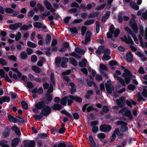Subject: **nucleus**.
<instances>
[{"instance_id": "obj_53", "label": "nucleus", "mask_w": 147, "mask_h": 147, "mask_svg": "<svg viewBox=\"0 0 147 147\" xmlns=\"http://www.w3.org/2000/svg\"><path fill=\"white\" fill-rule=\"evenodd\" d=\"M109 65L111 66L117 65L118 63L115 60H112L110 61L109 63Z\"/></svg>"}, {"instance_id": "obj_54", "label": "nucleus", "mask_w": 147, "mask_h": 147, "mask_svg": "<svg viewBox=\"0 0 147 147\" xmlns=\"http://www.w3.org/2000/svg\"><path fill=\"white\" fill-rule=\"evenodd\" d=\"M37 7L38 8L39 10L40 11H44V8L40 3H38L37 4Z\"/></svg>"}, {"instance_id": "obj_48", "label": "nucleus", "mask_w": 147, "mask_h": 147, "mask_svg": "<svg viewBox=\"0 0 147 147\" xmlns=\"http://www.w3.org/2000/svg\"><path fill=\"white\" fill-rule=\"evenodd\" d=\"M71 63L75 66L77 65V63L75 59L74 58H69Z\"/></svg>"}, {"instance_id": "obj_46", "label": "nucleus", "mask_w": 147, "mask_h": 147, "mask_svg": "<svg viewBox=\"0 0 147 147\" xmlns=\"http://www.w3.org/2000/svg\"><path fill=\"white\" fill-rule=\"evenodd\" d=\"M122 14V12H120L119 13L118 16V22L119 23H121L123 22Z\"/></svg>"}, {"instance_id": "obj_41", "label": "nucleus", "mask_w": 147, "mask_h": 147, "mask_svg": "<svg viewBox=\"0 0 147 147\" xmlns=\"http://www.w3.org/2000/svg\"><path fill=\"white\" fill-rule=\"evenodd\" d=\"M99 14V13L97 12L92 13L89 14L88 17L89 18H94L96 16H98Z\"/></svg>"}, {"instance_id": "obj_20", "label": "nucleus", "mask_w": 147, "mask_h": 147, "mask_svg": "<svg viewBox=\"0 0 147 147\" xmlns=\"http://www.w3.org/2000/svg\"><path fill=\"white\" fill-rule=\"evenodd\" d=\"M10 100V98L9 96H5L2 98H0V104L2 105L3 102H9Z\"/></svg>"}, {"instance_id": "obj_5", "label": "nucleus", "mask_w": 147, "mask_h": 147, "mask_svg": "<svg viewBox=\"0 0 147 147\" xmlns=\"http://www.w3.org/2000/svg\"><path fill=\"white\" fill-rule=\"evenodd\" d=\"M51 112L50 107L48 105H46L41 110V113L46 117L48 116Z\"/></svg>"}, {"instance_id": "obj_52", "label": "nucleus", "mask_w": 147, "mask_h": 147, "mask_svg": "<svg viewBox=\"0 0 147 147\" xmlns=\"http://www.w3.org/2000/svg\"><path fill=\"white\" fill-rule=\"evenodd\" d=\"M34 14V11L32 10H31L28 12L27 16L28 18L32 17L33 16Z\"/></svg>"}, {"instance_id": "obj_50", "label": "nucleus", "mask_w": 147, "mask_h": 147, "mask_svg": "<svg viewBox=\"0 0 147 147\" xmlns=\"http://www.w3.org/2000/svg\"><path fill=\"white\" fill-rule=\"evenodd\" d=\"M21 105L24 109L25 110H27L28 109V105L25 101H22L21 102Z\"/></svg>"}, {"instance_id": "obj_36", "label": "nucleus", "mask_w": 147, "mask_h": 147, "mask_svg": "<svg viewBox=\"0 0 147 147\" xmlns=\"http://www.w3.org/2000/svg\"><path fill=\"white\" fill-rule=\"evenodd\" d=\"M129 5L132 8L136 10H137L139 9V6L134 2H130L129 3Z\"/></svg>"}, {"instance_id": "obj_26", "label": "nucleus", "mask_w": 147, "mask_h": 147, "mask_svg": "<svg viewBox=\"0 0 147 147\" xmlns=\"http://www.w3.org/2000/svg\"><path fill=\"white\" fill-rule=\"evenodd\" d=\"M61 59L59 57H57L55 59V63L57 67H60L61 62Z\"/></svg>"}, {"instance_id": "obj_29", "label": "nucleus", "mask_w": 147, "mask_h": 147, "mask_svg": "<svg viewBox=\"0 0 147 147\" xmlns=\"http://www.w3.org/2000/svg\"><path fill=\"white\" fill-rule=\"evenodd\" d=\"M43 3L47 9L49 10L51 8L52 5L51 3L47 0H44Z\"/></svg>"}, {"instance_id": "obj_57", "label": "nucleus", "mask_w": 147, "mask_h": 147, "mask_svg": "<svg viewBox=\"0 0 147 147\" xmlns=\"http://www.w3.org/2000/svg\"><path fill=\"white\" fill-rule=\"evenodd\" d=\"M22 35L20 32H18L17 35L16 36L15 39L16 41H18L21 38Z\"/></svg>"}, {"instance_id": "obj_44", "label": "nucleus", "mask_w": 147, "mask_h": 147, "mask_svg": "<svg viewBox=\"0 0 147 147\" xmlns=\"http://www.w3.org/2000/svg\"><path fill=\"white\" fill-rule=\"evenodd\" d=\"M33 25L34 27L37 28H41L42 26V23L40 22H36L33 24Z\"/></svg>"}, {"instance_id": "obj_37", "label": "nucleus", "mask_w": 147, "mask_h": 147, "mask_svg": "<svg viewBox=\"0 0 147 147\" xmlns=\"http://www.w3.org/2000/svg\"><path fill=\"white\" fill-rule=\"evenodd\" d=\"M94 22V20L93 19L88 20H86L84 23L85 25L88 26L91 24H93Z\"/></svg>"}, {"instance_id": "obj_62", "label": "nucleus", "mask_w": 147, "mask_h": 147, "mask_svg": "<svg viewBox=\"0 0 147 147\" xmlns=\"http://www.w3.org/2000/svg\"><path fill=\"white\" fill-rule=\"evenodd\" d=\"M111 58V57L108 55H104L102 56L103 60H105L106 61H108Z\"/></svg>"}, {"instance_id": "obj_32", "label": "nucleus", "mask_w": 147, "mask_h": 147, "mask_svg": "<svg viewBox=\"0 0 147 147\" xmlns=\"http://www.w3.org/2000/svg\"><path fill=\"white\" fill-rule=\"evenodd\" d=\"M32 70L36 73H40L41 71L40 68L36 66H32Z\"/></svg>"}, {"instance_id": "obj_59", "label": "nucleus", "mask_w": 147, "mask_h": 147, "mask_svg": "<svg viewBox=\"0 0 147 147\" xmlns=\"http://www.w3.org/2000/svg\"><path fill=\"white\" fill-rule=\"evenodd\" d=\"M97 137L99 139H103L105 138L106 135L105 134L100 133L98 134Z\"/></svg>"}, {"instance_id": "obj_16", "label": "nucleus", "mask_w": 147, "mask_h": 147, "mask_svg": "<svg viewBox=\"0 0 147 147\" xmlns=\"http://www.w3.org/2000/svg\"><path fill=\"white\" fill-rule=\"evenodd\" d=\"M20 141V139L18 138L13 139L11 143V146L12 147H16L18 146Z\"/></svg>"}, {"instance_id": "obj_51", "label": "nucleus", "mask_w": 147, "mask_h": 147, "mask_svg": "<svg viewBox=\"0 0 147 147\" xmlns=\"http://www.w3.org/2000/svg\"><path fill=\"white\" fill-rule=\"evenodd\" d=\"M4 11H5L6 13H12L14 11L12 9L9 7L5 8Z\"/></svg>"}, {"instance_id": "obj_63", "label": "nucleus", "mask_w": 147, "mask_h": 147, "mask_svg": "<svg viewBox=\"0 0 147 147\" xmlns=\"http://www.w3.org/2000/svg\"><path fill=\"white\" fill-rule=\"evenodd\" d=\"M71 72V71L70 69L68 70L61 73V75L63 76L68 75L70 74Z\"/></svg>"}, {"instance_id": "obj_33", "label": "nucleus", "mask_w": 147, "mask_h": 147, "mask_svg": "<svg viewBox=\"0 0 147 147\" xmlns=\"http://www.w3.org/2000/svg\"><path fill=\"white\" fill-rule=\"evenodd\" d=\"M51 40V37L50 34H47L45 38V41L47 45L50 43Z\"/></svg>"}, {"instance_id": "obj_1", "label": "nucleus", "mask_w": 147, "mask_h": 147, "mask_svg": "<svg viewBox=\"0 0 147 147\" xmlns=\"http://www.w3.org/2000/svg\"><path fill=\"white\" fill-rule=\"evenodd\" d=\"M11 69L17 73V75L15 73L12 74V72L10 71L9 72V76L11 78H13L15 80H17L18 78H21V80L23 81L24 82H26L27 81V77L25 75L22 76V74L18 70V68H11Z\"/></svg>"}, {"instance_id": "obj_17", "label": "nucleus", "mask_w": 147, "mask_h": 147, "mask_svg": "<svg viewBox=\"0 0 147 147\" xmlns=\"http://www.w3.org/2000/svg\"><path fill=\"white\" fill-rule=\"evenodd\" d=\"M125 30L127 31V33L131 35L132 37L134 39L136 38V36L135 34L127 26H126L125 28Z\"/></svg>"}, {"instance_id": "obj_11", "label": "nucleus", "mask_w": 147, "mask_h": 147, "mask_svg": "<svg viewBox=\"0 0 147 147\" xmlns=\"http://www.w3.org/2000/svg\"><path fill=\"white\" fill-rule=\"evenodd\" d=\"M105 86L107 92L109 94L112 93V91L114 90V88L112 84L110 83H105Z\"/></svg>"}, {"instance_id": "obj_2", "label": "nucleus", "mask_w": 147, "mask_h": 147, "mask_svg": "<svg viewBox=\"0 0 147 147\" xmlns=\"http://www.w3.org/2000/svg\"><path fill=\"white\" fill-rule=\"evenodd\" d=\"M116 103L118 106H115L113 107V109L118 110L120 107L122 108L125 105V98L124 96H121L119 98V99L116 100Z\"/></svg>"}, {"instance_id": "obj_13", "label": "nucleus", "mask_w": 147, "mask_h": 147, "mask_svg": "<svg viewBox=\"0 0 147 147\" xmlns=\"http://www.w3.org/2000/svg\"><path fill=\"white\" fill-rule=\"evenodd\" d=\"M126 57V60L127 62L130 63L133 61V55L131 51H128L127 52Z\"/></svg>"}, {"instance_id": "obj_38", "label": "nucleus", "mask_w": 147, "mask_h": 147, "mask_svg": "<svg viewBox=\"0 0 147 147\" xmlns=\"http://www.w3.org/2000/svg\"><path fill=\"white\" fill-rule=\"evenodd\" d=\"M88 138L89 141L91 143V147L95 146L96 144L93 139L92 136L91 135L90 136H89Z\"/></svg>"}, {"instance_id": "obj_4", "label": "nucleus", "mask_w": 147, "mask_h": 147, "mask_svg": "<svg viewBox=\"0 0 147 147\" xmlns=\"http://www.w3.org/2000/svg\"><path fill=\"white\" fill-rule=\"evenodd\" d=\"M112 129L111 126L109 124H102L99 127V130L105 133H109Z\"/></svg>"}, {"instance_id": "obj_18", "label": "nucleus", "mask_w": 147, "mask_h": 147, "mask_svg": "<svg viewBox=\"0 0 147 147\" xmlns=\"http://www.w3.org/2000/svg\"><path fill=\"white\" fill-rule=\"evenodd\" d=\"M8 120L11 123H16L17 122V119L12 116L11 114H9L7 115Z\"/></svg>"}, {"instance_id": "obj_10", "label": "nucleus", "mask_w": 147, "mask_h": 147, "mask_svg": "<svg viewBox=\"0 0 147 147\" xmlns=\"http://www.w3.org/2000/svg\"><path fill=\"white\" fill-rule=\"evenodd\" d=\"M22 25V23L20 22L15 23L13 24H11L9 25V28L13 30H17L18 28L20 27Z\"/></svg>"}, {"instance_id": "obj_15", "label": "nucleus", "mask_w": 147, "mask_h": 147, "mask_svg": "<svg viewBox=\"0 0 147 147\" xmlns=\"http://www.w3.org/2000/svg\"><path fill=\"white\" fill-rule=\"evenodd\" d=\"M90 31L88 30L87 31L86 33L85 42H82V43L85 45H86L87 43L90 40Z\"/></svg>"}, {"instance_id": "obj_39", "label": "nucleus", "mask_w": 147, "mask_h": 147, "mask_svg": "<svg viewBox=\"0 0 147 147\" xmlns=\"http://www.w3.org/2000/svg\"><path fill=\"white\" fill-rule=\"evenodd\" d=\"M46 100L49 102H51L53 100L52 95L51 94H47L45 96Z\"/></svg>"}, {"instance_id": "obj_24", "label": "nucleus", "mask_w": 147, "mask_h": 147, "mask_svg": "<svg viewBox=\"0 0 147 147\" xmlns=\"http://www.w3.org/2000/svg\"><path fill=\"white\" fill-rule=\"evenodd\" d=\"M54 110L59 111L62 109V106L59 104H54L52 107Z\"/></svg>"}, {"instance_id": "obj_35", "label": "nucleus", "mask_w": 147, "mask_h": 147, "mask_svg": "<svg viewBox=\"0 0 147 147\" xmlns=\"http://www.w3.org/2000/svg\"><path fill=\"white\" fill-rule=\"evenodd\" d=\"M12 129L14 131L16 134L18 135H19L20 134V128L17 126L12 127Z\"/></svg>"}, {"instance_id": "obj_22", "label": "nucleus", "mask_w": 147, "mask_h": 147, "mask_svg": "<svg viewBox=\"0 0 147 147\" xmlns=\"http://www.w3.org/2000/svg\"><path fill=\"white\" fill-rule=\"evenodd\" d=\"M75 51L76 53L82 55H83L85 53V51L84 50L81 49L78 47H76L75 49Z\"/></svg>"}, {"instance_id": "obj_23", "label": "nucleus", "mask_w": 147, "mask_h": 147, "mask_svg": "<svg viewBox=\"0 0 147 147\" xmlns=\"http://www.w3.org/2000/svg\"><path fill=\"white\" fill-rule=\"evenodd\" d=\"M39 60L37 63V65L39 67H42L43 65V63L46 61L45 59L43 57H40L39 58Z\"/></svg>"}, {"instance_id": "obj_9", "label": "nucleus", "mask_w": 147, "mask_h": 147, "mask_svg": "<svg viewBox=\"0 0 147 147\" xmlns=\"http://www.w3.org/2000/svg\"><path fill=\"white\" fill-rule=\"evenodd\" d=\"M46 104L43 101H39L35 105V107L37 110L42 109L45 106Z\"/></svg>"}, {"instance_id": "obj_7", "label": "nucleus", "mask_w": 147, "mask_h": 147, "mask_svg": "<svg viewBox=\"0 0 147 147\" xmlns=\"http://www.w3.org/2000/svg\"><path fill=\"white\" fill-rule=\"evenodd\" d=\"M23 143L24 147H35L36 143L33 140L28 142V140H24Z\"/></svg>"}, {"instance_id": "obj_47", "label": "nucleus", "mask_w": 147, "mask_h": 147, "mask_svg": "<svg viewBox=\"0 0 147 147\" xmlns=\"http://www.w3.org/2000/svg\"><path fill=\"white\" fill-rule=\"evenodd\" d=\"M124 37L125 39V42L126 43L128 44H131L132 45H133L134 44V42L132 39L128 40L126 36H125Z\"/></svg>"}, {"instance_id": "obj_27", "label": "nucleus", "mask_w": 147, "mask_h": 147, "mask_svg": "<svg viewBox=\"0 0 147 147\" xmlns=\"http://www.w3.org/2000/svg\"><path fill=\"white\" fill-rule=\"evenodd\" d=\"M93 91L91 90L88 91L85 95V98L88 99H90V97L93 95Z\"/></svg>"}, {"instance_id": "obj_56", "label": "nucleus", "mask_w": 147, "mask_h": 147, "mask_svg": "<svg viewBox=\"0 0 147 147\" xmlns=\"http://www.w3.org/2000/svg\"><path fill=\"white\" fill-rule=\"evenodd\" d=\"M120 31L119 28L116 29L114 32V35L115 38H117L120 33Z\"/></svg>"}, {"instance_id": "obj_42", "label": "nucleus", "mask_w": 147, "mask_h": 147, "mask_svg": "<svg viewBox=\"0 0 147 147\" xmlns=\"http://www.w3.org/2000/svg\"><path fill=\"white\" fill-rule=\"evenodd\" d=\"M100 72H101V71H104V70L107 71L108 70V68L103 64L102 63L100 64Z\"/></svg>"}, {"instance_id": "obj_60", "label": "nucleus", "mask_w": 147, "mask_h": 147, "mask_svg": "<svg viewBox=\"0 0 147 147\" xmlns=\"http://www.w3.org/2000/svg\"><path fill=\"white\" fill-rule=\"evenodd\" d=\"M105 5L106 4L105 3L103 4H102L101 5L99 6L98 7H96L95 8V10H97V11L101 10L104 8Z\"/></svg>"}, {"instance_id": "obj_14", "label": "nucleus", "mask_w": 147, "mask_h": 147, "mask_svg": "<svg viewBox=\"0 0 147 147\" xmlns=\"http://www.w3.org/2000/svg\"><path fill=\"white\" fill-rule=\"evenodd\" d=\"M69 97L70 99L74 100L79 103H81L82 99L81 97L77 96H74L72 95H69Z\"/></svg>"}, {"instance_id": "obj_49", "label": "nucleus", "mask_w": 147, "mask_h": 147, "mask_svg": "<svg viewBox=\"0 0 147 147\" xmlns=\"http://www.w3.org/2000/svg\"><path fill=\"white\" fill-rule=\"evenodd\" d=\"M21 57L23 60H24L27 58L28 56L26 53L25 51L22 52L20 54Z\"/></svg>"}, {"instance_id": "obj_40", "label": "nucleus", "mask_w": 147, "mask_h": 147, "mask_svg": "<svg viewBox=\"0 0 147 147\" xmlns=\"http://www.w3.org/2000/svg\"><path fill=\"white\" fill-rule=\"evenodd\" d=\"M132 76H127L124 78V80L126 84H128L132 79Z\"/></svg>"}, {"instance_id": "obj_43", "label": "nucleus", "mask_w": 147, "mask_h": 147, "mask_svg": "<svg viewBox=\"0 0 147 147\" xmlns=\"http://www.w3.org/2000/svg\"><path fill=\"white\" fill-rule=\"evenodd\" d=\"M27 45L28 46L33 48H35L37 47V45L36 44L30 41L27 42Z\"/></svg>"}, {"instance_id": "obj_12", "label": "nucleus", "mask_w": 147, "mask_h": 147, "mask_svg": "<svg viewBox=\"0 0 147 147\" xmlns=\"http://www.w3.org/2000/svg\"><path fill=\"white\" fill-rule=\"evenodd\" d=\"M69 85L71 86L69 90L71 94L74 95L76 92V86L74 82L69 83Z\"/></svg>"}, {"instance_id": "obj_30", "label": "nucleus", "mask_w": 147, "mask_h": 147, "mask_svg": "<svg viewBox=\"0 0 147 147\" xmlns=\"http://www.w3.org/2000/svg\"><path fill=\"white\" fill-rule=\"evenodd\" d=\"M32 27V25L31 24H29L28 25L26 24L24 25L21 26L20 27V29L21 30L25 31L29 29V28Z\"/></svg>"}, {"instance_id": "obj_64", "label": "nucleus", "mask_w": 147, "mask_h": 147, "mask_svg": "<svg viewBox=\"0 0 147 147\" xmlns=\"http://www.w3.org/2000/svg\"><path fill=\"white\" fill-rule=\"evenodd\" d=\"M98 130V126H94L92 129V131L93 132L96 133Z\"/></svg>"}, {"instance_id": "obj_61", "label": "nucleus", "mask_w": 147, "mask_h": 147, "mask_svg": "<svg viewBox=\"0 0 147 147\" xmlns=\"http://www.w3.org/2000/svg\"><path fill=\"white\" fill-rule=\"evenodd\" d=\"M128 88L130 90H134L136 88V86L133 84H130L128 86Z\"/></svg>"}, {"instance_id": "obj_31", "label": "nucleus", "mask_w": 147, "mask_h": 147, "mask_svg": "<svg viewBox=\"0 0 147 147\" xmlns=\"http://www.w3.org/2000/svg\"><path fill=\"white\" fill-rule=\"evenodd\" d=\"M68 97H69V95L68 96H65L61 99V104L63 105L66 106L67 103V99Z\"/></svg>"}, {"instance_id": "obj_58", "label": "nucleus", "mask_w": 147, "mask_h": 147, "mask_svg": "<svg viewBox=\"0 0 147 147\" xmlns=\"http://www.w3.org/2000/svg\"><path fill=\"white\" fill-rule=\"evenodd\" d=\"M31 61L33 63L36 62L37 60V57L35 55H33L31 56Z\"/></svg>"}, {"instance_id": "obj_19", "label": "nucleus", "mask_w": 147, "mask_h": 147, "mask_svg": "<svg viewBox=\"0 0 147 147\" xmlns=\"http://www.w3.org/2000/svg\"><path fill=\"white\" fill-rule=\"evenodd\" d=\"M87 62V61L85 58L82 59V61L79 62V65L81 67L84 68L86 66V63Z\"/></svg>"}, {"instance_id": "obj_8", "label": "nucleus", "mask_w": 147, "mask_h": 147, "mask_svg": "<svg viewBox=\"0 0 147 147\" xmlns=\"http://www.w3.org/2000/svg\"><path fill=\"white\" fill-rule=\"evenodd\" d=\"M0 73L2 77L4 78L5 81L9 83H11L12 82V81L9 78L8 75L2 69H0Z\"/></svg>"}, {"instance_id": "obj_55", "label": "nucleus", "mask_w": 147, "mask_h": 147, "mask_svg": "<svg viewBox=\"0 0 147 147\" xmlns=\"http://www.w3.org/2000/svg\"><path fill=\"white\" fill-rule=\"evenodd\" d=\"M142 95L145 98L147 97V89L146 88H143L142 93Z\"/></svg>"}, {"instance_id": "obj_25", "label": "nucleus", "mask_w": 147, "mask_h": 147, "mask_svg": "<svg viewBox=\"0 0 147 147\" xmlns=\"http://www.w3.org/2000/svg\"><path fill=\"white\" fill-rule=\"evenodd\" d=\"M67 142L63 141L62 142H60L58 144L56 143L53 146V147H66Z\"/></svg>"}, {"instance_id": "obj_6", "label": "nucleus", "mask_w": 147, "mask_h": 147, "mask_svg": "<svg viewBox=\"0 0 147 147\" xmlns=\"http://www.w3.org/2000/svg\"><path fill=\"white\" fill-rule=\"evenodd\" d=\"M129 24L134 32L136 34L137 33L138 28L136 22L134 20H131L129 22Z\"/></svg>"}, {"instance_id": "obj_21", "label": "nucleus", "mask_w": 147, "mask_h": 147, "mask_svg": "<svg viewBox=\"0 0 147 147\" xmlns=\"http://www.w3.org/2000/svg\"><path fill=\"white\" fill-rule=\"evenodd\" d=\"M109 111V107L105 105L102 107V110L100 111V113L101 115H104L105 113H108Z\"/></svg>"}, {"instance_id": "obj_34", "label": "nucleus", "mask_w": 147, "mask_h": 147, "mask_svg": "<svg viewBox=\"0 0 147 147\" xmlns=\"http://www.w3.org/2000/svg\"><path fill=\"white\" fill-rule=\"evenodd\" d=\"M43 115L41 113V112L39 114L37 115L34 114L33 115V117L36 119L37 120H40L42 118Z\"/></svg>"}, {"instance_id": "obj_45", "label": "nucleus", "mask_w": 147, "mask_h": 147, "mask_svg": "<svg viewBox=\"0 0 147 147\" xmlns=\"http://www.w3.org/2000/svg\"><path fill=\"white\" fill-rule=\"evenodd\" d=\"M68 29H69L71 32L73 34H78V30L77 28L76 27H74L71 28L69 27L68 28Z\"/></svg>"}, {"instance_id": "obj_3", "label": "nucleus", "mask_w": 147, "mask_h": 147, "mask_svg": "<svg viewBox=\"0 0 147 147\" xmlns=\"http://www.w3.org/2000/svg\"><path fill=\"white\" fill-rule=\"evenodd\" d=\"M116 124L117 125H121L120 131L121 132H126L127 131L128 127L127 126V124L125 122L122 121H117Z\"/></svg>"}, {"instance_id": "obj_28", "label": "nucleus", "mask_w": 147, "mask_h": 147, "mask_svg": "<svg viewBox=\"0 0 147 147\" xmlns=\"http://www.w3.org/2000/svg\"><path fill=\"white\" fill-rule=\"evenodd\" d=\"M61 112L62 114H63L65 115L66 116H67L68 117H69L70 119L71 120H73L74 118L72 115L70 114L69 112H67L65 110H62Z\"/></svg>"}]
</instances>
